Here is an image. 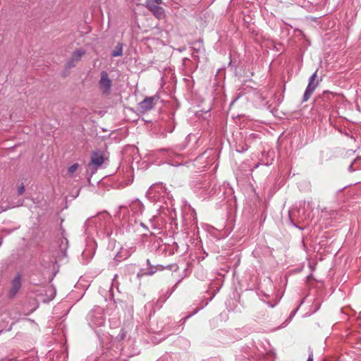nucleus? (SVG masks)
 Instances as JSON below:
<instances>
[{
    "instance_id": "nucleus-1",
    "label": "nucleus",
    "mask_w": 361,
    "mask_h": 361,
    "mask_svg": "<svg viewBox=\"0 0 361 361\" xmlns=\"http://www.w3.org/2000/svg\"><path fill=\"white\" fill-rule=\"evenodd\" d=\"M87 321L90 326L99 336L102 331V328L104 326L106 322L103 309L97 307L91 310L87 315Z\"/></svg>"
},
{
    "instance_id": "nucleus-2",
    "label": "nucleus",
    "mask_w": 361,
    "mask_h": 361,
    "mask_svg": "<svg viewBox=\"0 0 361 361\" xmlns=\"http://www.w3.org/2000/svg\"><path fill=\"white\" fill-rule=\"evenodd\" d=\"M213 181L209 176H204L196 181L194 188L196 192H200L202 195L212 193L213 188H212Z\"/></svg>"
},
{
    "instance_id": "nucleus-3",
    "label": "nucleus",
    "mask_w": 361,
    "mask_h": 361,
    "mask_svg": "<svg viewBox=\"0 0 361 361\" xmlns=\"http://www.w3.org/2000/svg\"><path fill=\"white\" fill-rule=\"evenodd\" d=\"M317 71H315L309 78L308 85L306 87L302 97V102H307L314 92L315 89L319 85V80H317Z\"/></svg>"
},
{
    "instance_id": "nucleus-4",
    "label": "nucleus",
    "mask_w": 361,
    "mask_h": 361,
    "mask_svg": "<svg viewBox=\"0 0 361 361\" xmlns=\"http://www.w3.org/2000/svg\"><path fill=\"white\" fill-rule=\"evenodd\" d=\"M112 86V81L109 78V74L106 71H102L100 80L99 81V87L102 92L108 95L110 93Z\"/></svg>"
},
{
    "instance_id": "nucleus-5",
    "label": "nucleus",
    "mask_w": 361,
    "mask_h": 361,
    "mask_svg": "<svg viewBox=\"0 0 361 361\" xmlns=\"http://www.w3.org/2000/svg\"><path fill=\"white\" fill-rule=\"evenodd\" d=\"M159 97L153 96L145 98L143 101L139 103V109L143 114L152 110L155 106L157 102L159 100Z\"/></svg>"
},
{
    "instance_id": "nucleus-6",
    "label": "nucleus",
    "mask_w": 361,
    "mask_h": 361,
    "mask_svg": "<svg viewBox=\"0 0 361 361\" xmlns=\"http://www.w3.org/2000/svg\"><path fill=\"white\" fill-rule=\"evenodd\" d=\"M129 208L133 216H135L134 219H131L129 221H134V222L136 223L137 217L140 216L143 212L144 205L139 200H135L132 201L129 205Z\"/></svg>"
},
{
    "instance_id": "nucleus-7",
    "label": "nucleus",
    "mask_w": 361,
    "mask_h": 361,
    "mask_svg": "<svg viewBox=\"0 0 361 361\" xmlns=\"http://www.w3.org/2000/svg\"><path fill=\"white\" fill-rule=\"evenodd\" d=\"M85 54V51L82 49H80L75 51L73 53L71 58L67 62V67L68 68H71L75 66V63L81 59L82 56Z\"/></svg>"
},
{
    "instance_id": "nucleus-8",
    "label": "nucleus",
    "mask_w": 361,
    "mask_h": 361,
    "mask_svg": "<svg viewBox=\"0 0 361 361\" xmlns=\"http://www.w3.org/2000/svg\"><path fill=\"white\" fill-rule=\"evenodd\" d=\"M21 275L18 274L12 281V286L9 292V296L13 297L21 288Z\"/></svg>"
},
{
    "instance_id": "nucleus-9",
    "label": "nucleus",
    "mask_w": 361,
    "mask_h": 361,
    "mask_svg": "<svg viewBox=\"0 0 361 361\" xmlns=\"http://www.w3.org/2000/svg\"><path fill=\"white\" fill-rule=\"evenodd\" d=\"M148 9L154 14V16L159 20L164 19L166 13L164 9L159 6H152Z\"/></svg>"
},
{
    "instance_id": "nucleus-10",
    "label": "nucleus",
    "mask_w": 361,
    "mask_h": 361,
    "mask_svg": "<svg viewBox=\"0 0 361 361\" xmlns=\"http://www.w3.org/2000/svg\"><path fill=\"white\" fill-rule=\"evenodd\" d=\"M104 163V157L99 152H94L91 157V161L89 165L95 166L97 168L102 166Z\"/></svg>"
},
{
    "instance_id": "nucleus-11",
    "label": "nucleus",
    "mask_w": 361,
    "mask_h": 361,
    "mask_svg": "<svg viewBox=\"0 0 361 361\" xmlns=\"http://www.w3.org/2000/svg\"><path fill=\"white\" fill-rule=\"evenodd\" d=\"M164 189V187L163 186L162 183L154 184L148 189L147 195L155 197V196H156L155 193L156 192L159 193L161 191H163Z\"/></svg>"
},
{
    "instance_id": "nucleus-12",
    "label": "nucleus",
    "mask_w": 361,
    "mask_h": 361,
    "mask_svg": "<svg viewBox=\"0 0 361 361\" xmlns=\"http://www.w3.org/2000/svg\"><path fill=\"white\" fill-rule=\"evenodd\" d=\"M59 249L63 255H66V252L68 247V241L66 238L62 237L59 239Z\"/></svg>"
},
{
    "instance_id": "nucleus-13",
    "label": "nucleus",
    "mask_w": 361,
    "mask_h": 361,
    "mask_svg": "<svg viewBox=\"0 0 361 361\" xmlns=\"http://www.w3.org/2000/svg\"><path fill=\"white\" fill-rule=\"evenodd\" d=\"M123 55V44L118 43L111 52V56L117 57Z\"/></svg>"
},
{
    "instance_id": "nucleus-14",
    "label": "nucleus",
    "mask_w": 361,
    "mask_h": 361,
    "mask_svg": "<svg viewBox=\"0 0 361 361\" xmlns=\"http://www.w3.org/2000/svg\"><path fill=\"white\" fill-rule=\"evenodd\" d=\"M162 0H146V6L147 8L152 6H159L161 4Z\"/></svg>"
},
{
    "instance_id": "nucleus-15",
    "label": "nucleus",
    "mask_w": 361,
    "mask_h": 361,
    "mask_svg": "<svg viewBox=\"0 0 361 361\" xmlns=\"http://www.w3.org/2000/svg\"><path fill=\"white\" fill-rule=\"evenodd\" d=\"M78 167H79L78 164H73L70 167H68V175L70 176H71L73 175V173L78 170Z\"/></svg>"
},
{
    "instance_id": "nucleus-16",
    "label": "nucleus",
    "mask_w": 361,
    "mask_h": 361,
    "mask_svg": "<svg viewBox=\"0 0 361 361\" xmlns=\"http://www.w3.org/2000/svg\"><path fill=\"white\" fill-rule=\"evenodd\" d=\"M25 191V187L23 185V184H22L18 188V194L19 195H23V193Z\"/></svg>"
},
{
    "instance_id": "nucleus-17",
    "label": "nucleus",
    "mask_w": 361,
    "mask_h": 361,
    "mask_svg": "<svg viewBox=\"0 0 361 361\" xmlns=\"http://www.w3.org/2000/svg\"><path fill=\"white\" fill-rule=\"evenodd\" d=\"M314 360V355H313V353L311 352L309 355H308V358H307V361H313Z\"/></svg>"
},
{
    "instance_id": "nucleus-18",
    "label": "nucleus",
    "mask_w": 361,
    "mask_h": 361,
    "mask_svg": "<svg viewBox=\"0 0 361 361\" xmlns=\"http://www.w3.org/2000/svg\"><path fill=\"white\" fill-rule=\"evenodd\" d=\"M356 162H357V161L355 160V161H354V163L351 164L349 166V168H348L349 171L352 172V171H355V169H353V164H354L355 163H356Z\"/></svg>"
},
{
    "instance_id": "nucleus-19",
    "label": "nucleus",
    "mask_w": 361,
    "mask_h": 361,
    "mask_svg": "<svg viewBox=\"0 0 361 361\" xmlns=\"http://www.w3.org/2000/svg\"><path fill=\"white\" fill-rule=\"evenodd\" d=\"M199 311V309H196L195 311L192 313V314H190L189 315H188L186 317H185V319H188L189 317H190L192 315L196 314L197 312Z\"/></svg>"
},
{
    "instance_id": "nucleus-20",
    "label": "nucleus",
    "mask_w": 361,
    "mask_h": 361,
    "mask_svg": "<svg viewBox=\"0 0 361 361\" xmlns=\"http://www.w3.org/2000/svg\"><path fill=\"white\" fill-rule=\"evenodd\" d=\"M130 250H131V252H130V253H128V255H126L125 256V258H127L128 257H129V256L131 255V253H132V252H133L135 251V248H134V247H130Z\"/></svg>"
},
{
    "instance_id": "nucleus-21",
    "label": "nucleus",
    "mask_w": 361,
    "mask_h": 361,
    "mask_svg": "<svg viewBox=\"0 0 361 361\" xmlns=\"http://www.w3.org/2000/svg\"><path fill=\"white\" fill-rule=\"evenodd\" d=\"M350 137H351L352 139H353L355 141H356V140H357V139L358 138V137L355 138V137H354V135H351V136H350Z\"/></svg>"
},
{
    "instance_id": "nucleus-22",
    "label": "nucleus",
    "mask_w": 361,
    "mask_h": 361,
    "mask_svg": "<svg viewBox=\"0 0 361 361\" xmlns=\"http://www.w3.org/2000/svg\"><path fill=\"white\" fill-rule=\"evenodd\" d=\"M269 306H270L271 307H274L275 306V305L270 304V305H269Z\"/></svg>"
},
{
    "instance_id": "nucleus-23",
    "label": "nucleus",
    "mask_w": 361,
    "mask_h": 361,
    "mask_svg": "<svg viewBox=\"0 0 361 361\" xmlns=\"http://www.w3.org/2000/svg\"><path fill=\"white\" fill-rule=\"evenodd\" d=\"M345 134L346 136H349V134L347 132H345Z\"/></svg>"
},
{
    "instance_id": "nucleus-24",
    "label": "nucleus",
    "mask_w": 361,
    "mask_h": 361,
    "mask_svg": "<svg viewBox=\"0 0 361 361\" xmlns=\"http://www.w3.org/2000/svg\"><path fill=\"white\" fill-rule=\"evenodd\" d=\"M124 337V334H122L121 335V338H123Z\"/></svg>"
},
{
    "instance_id": "nucleus-25",
    "label": "nucleus",
    "mask_w": 361,
    "mask_h": 361,
    "mask_svg": "<svg viewBox=\"0 0 361 361\" xmlns=\"http://www.w3.org/2000/svg\"><path fill=\"white\" fill-rule=\"evenodd\" d=\"M94 361H100V360H94Z\"/></svg>"
},
{
    "instance_id": "nucleus-26",
    "label": "nucleus",
    "mask_w": 361,
    "mask_h": 361,
    "mask_svg": "<svg viewBox=\"0 0 361 361\" xmlns=\"http://www.w3.org/2000/svg\"><path fill=\"white\" fill-rule=\"evenodd\" d=\"M88 361H91V358H89V359H88Z\"/></svg>"
},
{
    "instance_id": "nucleus-27",
    "label": "nucleus",
    "mask_w": 361,
    "mask_h": 361,
    "mask_svg": "<svg viewBox=\"0 0 361 361\" xmlns=\"http://www.w3.org/2000/svg\"><path fill=\"white\" fill-rule=\"evenodd\" d=\"M360 142H361V137H360Z\"/></svg>"
}]
</instances>
